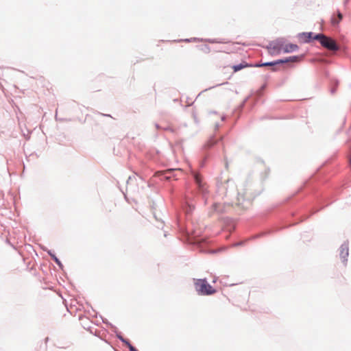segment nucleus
I'll return each instance as SVG.
<instances>
[{"instance_id": "1", "label": "nucleus", "mask_w": 351, "mask_h": 351, "mask_svg": "<svg viewBox=\"0 0 351 351\" xmlns=\"http://www.w3.org/2000/svg\"><path fill=\"white\" fill-rule=\"evenodd\" d=\"M194 286L195 291L201 295H210L217 292L206 279H194Z\"/></svg>"}, {"instance_id": "2", "label": "nucleus", "mask_w": 351, "mask_h": 351, "mask_svg": "<svg viewBox=\"0 0 351 351\" xmlns=\"http://www.w3.org/2000/svg\"><path fill=\"white\" fill-rule=\"evenodd\" d=\"M314 39L319 40L322 47L330 51H337L339 49V47L332 38L322 34L315 35Z\"/></svg>"}, {"instance_id": "3", "label": "nucleus", "mask_w": 351, "mask_h": 351, "mask_svg": "<svg viewBox=\"0 0 351 351\" xmlns=\"http://www.w3.org/2000/svg\"><path fill=\"white\" fill-rule=\"evenodd\" d=\"M298 49V46L295 44H287L285 45H275L271 49L273 52L280 53L281 51H283L285 53H290L294 51H296Z\"/></svg>"}, {"instance_id": "4", "label": "nucleus", "mask_w": 351, "mask_h": 351, "mask_svg": "<svg viewBox=\"0 0 351 351\" xmlns=\"http://www.w3.org/2000/svg\"><path fill=\"white\" fill-rule=\"evenodd\" d=\"M238 204L241 205L243 208H247L252 205V202L250 199L245 198L244 193H239L238 195Z\"/></svg>"}, {"instance_id": "5", "label": "nucleus", "mask_w": 351, "mask_h": 351, "mask_svg": "<svg viewBox=\"0 0 351 351\" xmlns=\"http://www.w3.org/2000/svg\"><path fill=\"white\" fill-rule=\"evenodd\" d=\"M299 60V57L298 56H292V57H290V58H285V60H279L275 62H265V63H263L261 65H259L260 66H273V65H275V64H280V63H286V62H296V61H298Z\"/></svg>"}, {"instance_id": "6", "label": "nucleus", "mask_w": 351, "mask_h": 351, "mask_svg": "<svg viewBox=\"0 0 351 351\" xmlns=\"http://www.w3.org/2000/svg\"><path fill=\"white\" fill-rule=\"evenodd\" d=\"M348 256V247L346 245H342L340 247V257L343 263L347 261V257Z\"/></svg>"}, {"instance_id": "7", "label": "nucleus", "mask_w": 351, "mask_h": 351, "mask_svg": "<svg viewBox=\"0 0 351 351\" xmlns=\"http://www.w3.org/2000/svg\"><path fill=\"white\" fill-rule=\"evenodd\" d=\"M248 66H249L248 64L243 62L238 65H234L232 66V69H233L234 72H237V71H239L244 68L248 67Z\"/></svg>"}, {"instance_id": "8", "label": "nucleus", "mask_w": 351, "mask_h": 351, "mask_svg": "<svg viewBox=\"0 0 351 351\" xmlns=\"http://www.w3.org/2000/svg\"><path fill=\"white\" fill-rule=\"evenodd\" d=\"M194 177H195V182L198 185L199 188L201 189L204 191V186L202 184L201 176L197 173H195Z\"/></svg>"}, {"instance_id": "9", "label": "nucleus", "mask_w": 351, "mask_h": 351, "mask_svg": "<svg viewBox=\"0 0 351 351\" xmlns=\"http://www.w3.org/2000/svg\"><path fill=\"white\" fill-rule=\"evenodd\" d=\"M343 16L342 14L339 12L337 14V18L333 17L331 20V22L333 25H337L342 19Z\"/></svg>"}, {"instance_id": "10", "label": "nucleus", "mask_w": 351, "mask_h": 351, "mask_svg": "<svg viewBox=\"0 0 351 351\" xmlns=\"http://www.w3.org/2000/svg\"><path fill=\"white\" fill-rule=\"evenodd\" d=\"M216 140L214 139V138H210L208 141L207 143L205 144V146L207 147V148H210L211 147H213L215 143H216Z\"/></svg>"}, {"instance_id": "11", "label": "nucleus", "mask_w": 351, "mask_h": 351, "mask_svg": "<svg viewBox=\"0 0 351 351\" xmlns=\"http://www.w3.org/2000/svg\"><path fill=\"white\" fill-rule=\"evenodd\" d=\"M303 36L305 38V41L306 42L309 41L311 38L314 39V36L313 37V33L312 32L304 33Z\"/></svg>"}, {"instance_id": "12", "label": "nucleus", "mask_w": 351, "mask_h": 351, "mask_svg": "<svg viewBox=\"0 0 351 351\" xmlns=\"http://www.w3.org/2000/svg\"><path fill=\"white\" fill-rule=\"evenodd\" d=\"M128 347L130 350V351H138L133 346H132L130 343H128Z\"/></svg>"}, {"instance_id": "13", "label": "nucleus", "mask_w": 351, "mask_h": 351, "mask_svg": "<svg viewBox=\"0 0 351 351\" xmlns=\"http://www.w3.org/2000/svg\"><path fill=\"white\" fill-rule=\"evenodd\" d=\"M163 130H170L171 132H173L175 130L174 129H173L171 127H167V128H162L160 127Z\"/></svg>"}, {"instance_id": "14", "label": "nucleus", "mask_w": 351, "mask_h": 351, "mask_svg": "<svg viewBox=\"0 0 351 351\" xmlns=\"http://www.w3.org/2000/svg\"><path fill=\"white\" fill-rule=\"evenodd\" d=\"M172 171H173V169H169V170L167 171V173H169V172H171Z\"/></svg>"}]
</instances>
